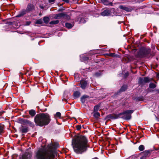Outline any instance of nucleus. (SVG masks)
Returning a JSON list of instances; mask_svg holds the SVG:
<instances>
[{"label": "nucleus", "mask_w": 159, "mask_h": 159, "mask_svg": "<svg viewBox=\"0 0 159 159\" xmlns=\"http://www.w3.org/2000/svg\"><path fill=\"white\" fill-rule=\"evenodd\" d=\"M57 143H51L39 148L35 153L36 159H52L54 157L55 149L59 147Z\"/></svg>", "instance_id": "obj_1"}, {"label": "nucleus", "mask_w": 159, "mask_h": 159, "mask_svg": "<svg viewBox=\"0 0 159 159\" xmlns=\"http://www.w3.org/2000/svg\"><path fill=\"white\" fill-rule=\"evenodd\" d=\"M72 145L75 152L77 154H82L86 151L89 147L87 138L82 135L77 136L74 138Z\"/></svg>", "instance_id": "obj_2"}, {"label": "nucleus", "mask_w": 159, "mask_h": 159, "mask_svg": "<svg viewBox=\"0 0 159 159\" xmlns=\"http://www.w3.org/2000/svg\"><path fill=\"white\" fill-rule=\"evenodd\" d=\"M50 121V116L47 113H43L37 114L34 119V121L36 124L40 126L48 125Z\"/></svg>", "instance_id": "obj_3"}, {"label": "nucleus", "mask_w": 159, "mask_h": 159, "mask_svg": "<svg viewBox=\"0 0 159 159\" xmlns=\"http://www.w3.org/2000/svg\"><path fill=\"white\" fill-rule=\"evenodd\" d=\"M133 110H127L120 113L119 115H123L122 117L126 120H129L131 117V114L134 112Z\"/></svg>", "instance_id": "obj_4"}, {"label": "nucleus", "mask_w": 159, "mask_h": 159, "mask_svg": "<svg viewBox=\"0 0 159 159\" xmlns=\"http://www.w3.org/2000/svg\"><path fill=\"white\" fill-rule=\"evenodd\" d=\"M33 8V5L31 4H29L26 10H23L20 13L16 16L17 17H20L26 14L27 12L31 11Z\"/></svg>", "instance_id": "obj_5"}, {"label": "nucleus", "mask_w": 159, "mask_h": 159, "mask_svg": "<svg viewBox=\"0 0 159 159\" xmlns=\"http://www.w3.org/2000/svg\"><path fill=\"white\" fill-rule=\"evenodd\" d=\"M32 155L28 152H26L22 155L21 157H20L19 159H31Z\"/></svg>", "instance_id": "obj_6"}, {"label": "nucleus", "mask_w": 159, "mask_h": 159, "mask_svg": "<svg viewBox=\"0 0 159 159\" xmlns=\"http://www.w3.org/2000/svg\"><path fill=\"white\" fill-rule=\"evenodd\" d=\"M64 16L67 17H68L69 16L64 13H62L55 15L54 18L55 19H59L61 17Z\"/></svg>", "instance_id": "obj_7"}, {"label": "nucleus", "mask_w": 159, "mask_h": 159, "mask_svg": "<svg viewBox=\"0 0 159 159\" xmlns=\"http://www.w3.org/2000/svg\"><path fill=\"white\" fill-rule=\"evenodd\" d=\"M87 82L86 81L83 80L80 81V87L83 89H85L87 85Z\"/></svg>", "instance_id": "obj_8"}, {"label": "nucleus", "mask_w": 159, "mask_h": 159, "mask_svg": "<svg viewBox=\"0 0 159 159\" xmlns=\"http://www.w3.org/2000/svg\"><path fill=\"white\" fill-rule=\"evenodd\" d=\"M139 83L141 84L143 83H146L150 81V80L148 77H144L143 79L140 78L139 79Z\"/></svg>", "instance_id": "obj_9"}, {"label": "nucleus", "mask_w": 159, "mask_h": 159, "mask_svg": "<svg viewBox=\"0 0 159 159\" xmlns=\"http://www.w3.org/2000/svg\"><path fill=\"white\" fill-rule=\"evenodd\" d=\"M119 7L121 9L127 12H129L131 11L132 9L127 7H126L123 5H120Z\"/></svg>", "instance_id": "obj_10"}, {"label": "nucleus", "mask_w": 159, "mask_h": 159, "mask_svg": "<svg viewBox=\"0 0 159 159\" xmlns=\"http://www.w3.org/2000/svg\"><path fill=\"white\" fill-rule=\"evenodd\" d=\"M110 11L108 9H106L101 13V15L103 16H108L110 14Z\"/></svg>", "instance_id": "obj_11"}, {"label": "nucleus", "mask_w": 159, "mask_h": 159, "mask_svg": "<svg viewBox=\"0 0 159 159\" xmlns=\"http://www.w3.org/2000/svg\"><path fill=\"white\" fill-rule=\"evenodd\" d=\"M24 122L25 123L28 124L31 127H33L34 126L33 123L28 120H24Z\"/></svg>", "instance_id": "obj_12"}, {"label": "nucleus", "mask_w": 159, "mask_h": 159, "mask_svg": "<svg viewBox=\"0 0 159 159\" xmlns=\"http://www.w3.org/2000/svg\"><path fill=\"white\" fill-rule=\"evenodd\" d=\"M101 2L106 5L112 6V2H109L107 0H101Z\"/></svg>", "instance_id": "obj_13"}, {"label": "nucleus", "mask_w": 159, "mask_h": 159, "mask_svg": "<svg viewBox=\"0 0 159 159\" xmlns=\"http://www.w3.org/2000/svg\"><path fill=\"white\" fill-rule=\"evenodd\" d=\"M29 114L32 116H34L36 114L35 111L34 110H31L29 111Z\"/></svg>", "instance_id": "obj_14"}, {"label": "nucleus", "mask_w": 159, "mask_h": 159, "mask_svg": "<svg viewBox=\"0 0 159 159\" xmlns=\"http://www.w3.org/2000/svg\"><path fill=\"white\" fill-rule=\"evenodd\" d=\"M89 96L87 95H84L81 98V101L82 103H84L85 101V99L89 98Z\"/></svg>", "instance_id": "obj_15"}, {"label": "nucleus", "mask_w": 159, "mask_h": 159, "mask_svg": "<svg viewBox=\"0 0 159 159\" xmlns=\"http://www.w3.org/2000/svg\"><path fill=\"white\" fill-rule=\"evenodd\" d=\"M43 20L45 23L47 24L49 22L50 19L48 17L45 16L43 17Z\"/></svg>", "instance_id": "obj_16"}, {"label": "nucleus", "mask_w": 159, "mask_h": 159, "mask_svg": "<svg viewBox=\"0 0 159 159\" xmlns=\"http://www.w3.org/2000/svg\"><path fill=\"white\" fill-rule=\"evenodd\" d=\"M80 93L79 92L76 91L74 93V97L76 98H78L80 96Z\"/></svg>", "instance_id": "obj_17"}, {"label": "nucleus", "mask_w": 159, "mask_h": 159, "mask_svg": "<svg viewBox=\"0 0 159 159\" xmlns=\"http://www.w3.org/2000/svg\"><path fill=\"white\" fill-rule=\"evenodd\" d=\"M65 25L66 27L70 29L73 26V25L70 23H66L65 24Z\"/></svg>", "instance_id": "obj_18"}, {"label": "nucleus", "mask_w": 159, "mask_h": 159, "mask_svg": "<svg viewBox=\"0 0 159 159\" xmlns=\"http://www.w3.org/2000/svg\"><path fill=\"white\" fill-rule=\"evenodd\" d=\"M59 22V20H53L50 22V24L51 25L56 24H58Z\"/></svg>", "instance_id": "obj_19"}, {"label": "nucleus", "mask_w": 159, "mask_h": 159, "mask_svg": "<svg viewBox=\"0 0 159 159\" xmlns=\"http://www.w3.org/2000/svg\"><path fill=\"white\" fill-rule=\"evenodd\" d=\"M142 153L143 154V155L146 157L149 153V152L148 151H145L142 152Z\"/></svg>", "instance_id": "obj_20"}, {"label": "nucleus", "mask_w": 159, "mask_h": 159, "mask_svg": "<svg viewBox=\"0 0 159 159\" xmlns=\"http://www.w3.org/2000/svg\"><path fill=\"white\" fill-rule=\"evenodd\" d=\"M156 85L154 83H151L149 84V87L150 88L154 89L156 87Z\"/></svg>", "instance_id": "obj_21"}, {"label": "nucleus", "mask_w": 159, "mask_h": 159, "mask_svg": "<svg viewBox=\"0 0 159 159\" xmlns=\"http://www.w3.org/2000/svg\"><path fill=\"white\" fill-rule=\"evenodd\" d=\"M139 149L140 151H143L144 149V146L143 145H141L139 146Z\"/></svg>", "instance_id": "obj_22"}, {"label": "nucleus", "mask_w": 159, "mask_h": 159, "mask_svg": "<svg viewBox=\"0 0 159 159\" xmlns=\"http://www.w3.org/2000/svg\"><path fill=\"white\" fill-rule=\"evenodd\" d=\"M93 116L96 118H98L100 116V114L99 113L97 112H96L93 115Z\"/></svg>", "instance_id": "obj_23"}, {"label": "nucleus", "mask_w": 159, "mask_h": 159, "mask_svg": "<svg viewBox=\"0 0 159 159\" xmlns=\"http://www.w3.org/2000/svg\"><path fill=\"white\" fill-rule=\"evenodd\" d=\"M28 128H23L21 129L22 132L23 133H25L28 132Z\"/></svg>", "instance_id": "obj_24"}, {"label": "nucleus", "mask_w": 159, "mask_h": 159, "mask_svg": "<svg viewBox=\"0 0 159 159\" xmlns=\"http://www.w3.org/2000/svg\"><path fill=\"white\" fill-rule=\"evenodd\" d=\"M127 89V87L125 85L123 86L121 88L120 90L121 91H125Z\"/></svg>", "instance_id": "obj_25"}, {"label": "nucleus", "mask_w": 159, "mask_h": 159, "mask_svg": "<svg viewBox=\"0 0 159 159\" xmlns=\"http://www.w3.org/2000/svg\"><path fill=\"white\" fill-rule=\"evenodd\" d=\"M43 23L42 20L41 19H39L37 20L36 22V24H41Z\"/></svg>", "instance_id": "obj_26"}, {"label": "nucleus", "mask_w": 159, "mask_h": 159, "mask_svg": "<svg viewBox=\"0 0 159 159\" xmlns=\"http://www.w3.org/2000/svg\"><path fill=\"white\" fill-rule=\"evenodd\" d=\"M3 129V125L0 124V134L2 132Z\"/></svg>", "instance_id": "obj_27"}, {"label": "nucleus", "mask_w": 159, "mask_h": 159, "mask_svg": "<svg viewBox=\"0 0 159 159\" xmlns=\"http://www.w3.org/2000/svg\"><path fill=\"white\" fill-rule=\"evenodd\" d=\"M99 109V106L98 105L95 106L94 107V110L95 111H98V110Z\"/></svg>", "instance_id": "obj_28"}, {"label": "nucleus", "mask_w": 159, "mask_h": 159, "mask_svg": "<svg viewBox=\"0 0 159 159\" xmlns=\"http://www.w3.org/2000/svg\"><path fill=\"white\" fill-rule=\"evenodd\" d=\"M61 113L60 112H57L56 114V117L60 118L61 117Z\"/></svg>", "instance_id": "obj_29"}, {"label": "nucleus", "mask_w": 159, "mask_h": 159, "mask_svg": "<svg viewBox=\"0 0 159 159\" xmlns=\"http://www.w3.org/2000/svg\"><path fill=\"white\" fill-rule=\"evenodd\" d=\"M108 55L111 57H115L116 56V55L113 53H110L108 54Z\"/></svg>", "instance_id": "obj_30"}, {"label": "nucleus", "mask_w": 159, "mask_h": 159, "mask_svg": "<svg viewBox=\"0 0 159 159\" xmlns=\"http://www.w3.org/2000/svg\"><path fill=\"white\" fill-rule=\"evenodd\" d=\"M76 127L77 129L78 130H79L81 128L80 126L79 125H77L76 126Z\"/></svg>", "instance_id": "obj_31"}, {"label": "nucleus", "mask_w": 159, "mask_h": 159, "mask_svg": "<svg viewBox=\"0 0 159 159\" xmlns=\"http://www.w3.org/2000/svg\"><path fill=\"white\" fill-rule=\"evenodd\" d=\"M30 24V21H27L26 22L25 25H28Z\"/></svg>", "instance_id": "obj_32"}, {"label": "nucleus", "mask_w": 159, "mask_h": 159, "mask_svg": "<svg viewBox=\"0 0 159 159\" xmlns=\"http://www.w3.org/2000/svg\"><path fill=\"white\" fill-rule=\"evenodd\" d=\"M62 101L63 102H66V103L67 102V100L66 98H63L62 99Z\"/></svg>", "instance_id": "obj_33"}, {"label": "nucleus", "mask_w": 159, "mask_h": 159, "mask_svg": "<svg viewBox=\"0 0 159 159\" xmlns=\"http://www.w3.org/2000/svg\"><path fill=\"white\" fill-rule=\"evenodd\" d=\"M146 157L145 156L143 155V156L141 157L140 159H145Z\"/></svg>", "instance_id": "obj_34"}, {"label": "nucleus", "mask_w": 159, "mask_h": 159, "mask_svg": "<svg viewBox=\"0 0 159 159\" xmlns=\"http://www.w3.org/2000/svg\"><path fill=\"white\" fill-rule=\"evenodd\" d=\"M54 1V0H49V2L50 3L53 2Z\"/></svg>", "instance_id": "obj_35"}, {"label": "nucleus", "mask_w": 159, "mask_h": 159, "mask_svg": "<svg viewBox=\"0 0 159 159\" xmlns=\"http://www.w3.org/2000/svg\"><path fill=\"white\" fill-rule=\"evenodd\" d=\"M157 76L158 78H159V73L157 74Z\"/></svg>", "instance_id": "obj_36"}, {"label": "nucleus", "mask_w": 159, "mask_h": 159, "mask_svg": "<svg viewBox=\"0 0 159 159\" xmlns=\"http://www.w3.org/2000/svg\"><path fill=\"white\" fill-rule=\"evenodd\" d=\"M116 118H118V117L119 116H116Z\"/></svg>", "instance_id": "obj_37"}, {"label": "nucleus", "mask_w": 159, "mask_h": 159, "mask_svg": "<svg viewBox=\"0 0 159 159\" xmlns=\"http://www.w3.org/2000/svg\"><path fill=\"white\" fill-rule=\"evenodd\" d=\"M148 90H149L148 89H147V91H148V92H150V91H149Z\"/></svg>", "instance_id": "obj_38"}, {"label": "nucleus", "mask_w": 159, "mask_h": 159, "mask_svg": "<svg viewBox=\"0 0 159 159\" xmlns=\"http://www.w3.org/2000/svg\"><path fill=\"white\" fill-rule=\"evenodd\" d=\"M92 159H98L97 158H93Z\"/></svg>", "instance_id": "obj_39"}, {"label": "nucleus", "mask_w": 159, "mask_h": 159, "mask_svg": "<svg viewBox=\"0 0 159 159\" xmlns=\"http://www.w3.org/2000/svg\"><path fill=\"white\" fill-rule=\"evenodd\" d=\"M64 95H65V94H64ZM64 98H65V95H64Z\"/></svg>", "instance_id": "obj_40"}]
</instances>
